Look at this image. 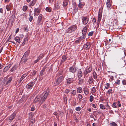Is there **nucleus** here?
Wrapping results in <instances>:
<instances>
[{
  "instance_id": "nucleus-1",
  "label": "nucleus",
  "mask_w": 126,
  "mask_h": 126,
  "mask_svg": "<svg viewBox=\"0 0 126 126\" xmlns=\"http://www.w3.org/2000/svg\"><path fill=\"white\" fill-rule=\"evenodd\" d=\"M49 91V89H47L42 94L41 97L38 96L35 98L34 100V102L36 103L39 102V104L40 105L47 98Z\"/></svg>"
},
{
  "instance_id": "nucleus-2",
  "label": "nucleus",
  "mask_w": 126,
  "mask_h": 126,
  "mask_svg": "<svg viewBox=\"0 0 126 126\" xmlns=\"http://www.w3.org/2000/svg\"><path fill=\"white\" fill-rule=\"evenodd\" d=\"M30 50H28L26 51L24 53L23 57H22L21 61L25 63L28 60V56L30 53Z\"/></svg>"
},
{
  "instance_id": "nucleus-3",
  "label": "nucleus",
  "mask_w": 126,
  "mask_h": 126,
  "mask_svg": "<svg viewBox=\"0 0 126 126\" xmlns=\"http://www.w3.org/2000/svg\"><path fill=\"white\" fill-rule=\"evenodd\" d=\"M64 78V77L63 76L59 77L54 82V85L55 86L59 85L63 81Z\"/></svg>"
},
{
  "instance_id": "nucleus-4",
  "label": "nucleus",
  "mask_w": 126,
  "mask_h": 126,
  "mask_svg": "<svg viewBox=\"0 0 126 126\" xmlns=\"http://www.w3.org/2000/svg\"><path fill=\"white\" fill-rule=\"evenodd\" d=\"M77 28V26L75 25H73L70 27L66 30V33H71L73 32Z\"/></svg>"
},
{
  "instance_id": "nucleus-5",
  "label": "nucleus",
  "mask_w": 126,
  "mask_h": 126,
  "mask_svg": "<svg viewBox=\"0 0 126 126\" xmlns=\"http://www.w3.org/2000/svg\"><path fill=\"white\" fill-rule=\"evenodd\" d=\"M12 77H10L7 80L3 82L5 84V85L7 86H9L11 82L12 79Z\"/></svg>"
},
{
  "instance_id": "nucleus-6",
  "label": "nucleus",
  "mask_w": 126,
  "mask_h": 126,
  "mask_svg": "<svg viewBox=\"0 0 126 126\" xmlns=\"http://www.w3.org/2000/svg\"><path fill=\"white\" fill-rule=\"evenodd\" d=\"M75 76L74 74H73V76L71 78H69L66 79L67 81V84H69L71 83H73L74 81L73 79L74 78Z\"/></svg>"
},
{
  "instance_id": "nucleus-7",
  "label": "nucleus",
  "mask_w": 126,
  "mask_h": 126,
  "mask_svg": "<svg viewBox=\"0 0 126 126\" xmlns=\"http://www.w3.org/2000/svg\"><path fill=\"white\" fill-rule=\"evenodd\" d=\"M92 70L91 67H89L88 68L84 70L83 74H84V76L85 77L87 74L90 73Z\"/></svg>"
},
{
  "instance_id": "nucleus-8",
  "label": "nucleus",
  "mask_w": 126,
  "mask_h": 126,
  "mask_svg": "<svg viewBox=\"0 0 126 126\" xmlns=\"http://www.w3.org/2000/svg\"><path fill=\"white\" fill-rule=\"evenodd\" d=\"M82 20L83 24L84 25L87 24L89 21V19L87 17H82Z\"/></svg>"
},
{
  "instance_id": "nucleus-9",
  "label": "nucleus",
  "mask_w": 126,
  "mask_h": 126,
  "mask_svg": "<svg viewBox=\"0 0 126 126\" xmlns=\"http://www.w3.org/2000/svg\"><path fill=\"white\" fill-rule=\"evenodd\" d=\"M106 3L107 7L108 8H110L111 6V0H107Z\"/></svg>"
},
{
  "instance_id": "nucleus-10",
  "label": "nucleus",
  "mask_w": 126,
  "mask_h": 126,
  "mask_svg": "<svg viewBox=\"0 0 126 126\" xmlns=\"http://www.w3.org/2000/svg\"><path fill=\"white\" fill-rule=\"evenodd\" d=\"M87 26H86L83 28L82 31V33L83 35H85L87 33Z\"/></svg>"
},
{
  "instance_id": "nucleus-11",
  "label": "nucleus",
  "mask_w": 126,
  "mask_h": 126,
  "mask_svg": "<svg viewBox=\"0 0 126 126\" xmlns=\"http://www.w3.org/2000/svg\"><path fill=\"white\" fill-rule=\"evenodd\" d=\"M83 47L86 49H89L90 47V44L89 43H87L86 44H84Z\"/></svg>"
},
{
  "instance_id": "nucleus-12",
  "label": "nucleus",
  "mask_w": 126,
  "mask_h": 126,
  "mask_svg": "<svg viewBox=\"0 0 126 126\" xmlns=\"http://www.w3.org/2000/svg\"><path fill=\"white\" fill-rule=\"evenodd\" d=\"M17 68V65L16 64L14 65L12 67L10 71L11 72H12L16 70Z\"/></svg>"
},
{
  "instance_id": "nucleus-13",
  "label": "nucleus",
  "mask_w": 126,
  "mask_h": 126,
  "mask_svg": "<svg viewBox=\"0 0 126 126\" xmlns=\"http://www.w3.org/2000/svg\"><path fill=\"white\" fill-rule=\"evenodd\" d=\"M14 39L16 42H17L19 44L20 43L21 40V38L18 36L16 37H15Z\"/></svg>"
},
{
  "instance_id": "nucleus-14",
  "label": "nucleus",
  "mask_w": 126,
  "mask_h": 126,
  "mask_svg": "<svg viewBox=\"0 0 126 126\" xmlns=\"http://www.w3.org/2000/svg\"><path fill=\"white\" fill-rule=\"evenodd\" d=\"M33 85V82H32L30 83L29 84H27V85L26 86L27 87V88L28 89H31L32 88Z\"/></svg>"
},
{
  "instance_id": "nucleus-15",
  "label": "nucleus",
  "mask_w": 126,
  "mask_h": 126,
  "mask_svg": "<svg viewBox=\"0 0 126 126\" xmlns=\"http://www.w3.org/2000/svg\"><path fill=\"white\" fill-rule=\"evenodd\" d=\"M69 69L70 71L72 73L75 72L76 70V69L73 67H70Z\"/></svg>"
},
{
  "instance_id": "nucleus-16",
  "label": "nucleus",
  "mask_w": 126,
  "mask_h": 126,
  "mask_svg": "<svg viewBox=\"0 0 126 126\" xmlns=\"http://www.w3.org/2000/svg\"><path fill=\"white\" fill-rule=\"evenodd\" d=\"M15 12H14V13L11 16L10 18V20H11L12 21H13L15 19Z\"/></svg>"
},
{
  "instance_id": "nucleus-17",
  "label": "nucleus",
  "mask_w": 126,
  "mask_h": 126,
  "mask_svg": "<svg viewBox=\"0 0 126 126\" xmlns=\"http://www.w3.org/2000/svg\"><path fill=\"white\" fill-rule=\"evenodd\" d=\"M78 75L79 78H80L82 76V72L80 70L79 71L78 73Z\"/></svg>"
},
{
  "instance_id": "nucleus-18",
  "label": "nucleus",
  "mask_w": 126,
  "mask_h": 126,
  "mask_svg": "<svg viewBox=\"0 0 126 126\" xmlns=\"http://www.w3.org/2000/svg\"><path fill=\"white\" fill-rule=\"evenodd\" d=\"M67 58L66 57V56L63 55L62 57V59L61 60V62L62 63L63 62H64L67 59Z\"/></svg>"
},
{
  "instance_id": "nucleus-19",
  "label": "nucleus",
  "mask_w": 126,
  "mask_h": 126,
  "mask_svg": "<svg viewBox=\"0 0 126 126\" xmlns=\"http://www.w3.org/2000/svg\"><path fill=\"white\" fill-rule=\"evenodd\" d=\"M11 64H10L8 66H6L4 69L3 70V71L5 72L7 71L11 67Z\"/></svg>"
},
{
  "instance_id": "nucleus-20",
  "label": "nucleus",
  "mask_w": 126,
  "mask_h": 126,
  "mask_svg": "<svg viewBox=\"0 0 126 126\" xmlns=\"http://www.w3.org/2000/svg\"><path fill=\"white\" fill-rule=\"evenodd\" d=\"M27 75L26 74H23L21 77V78L20 79L19 81V83H20L21 82L22 80L25 78L27 76Z\"/></svg>"
},
{
  "instance_id": "nucleus-21",
  "label": "nucleus",
  "mask_w": 126,
  "mask_h": 126,
  "mask_svg": "<svg viewBox=\"0 0 126 126\" xmlns=\"http://www.w3.org/2000/svg\"><path fill=\"white\" fill-rule=\"evenodd\" d=\"M36 3V0H33L29 4V7L33 6Z\"/></svg>"
},
{
  "instance_id": "nucleus-22",
  "label": "nucleus",
  "mask_w": 126,
  "mask_h": 126,
  "mask_svg": "<svg viewBox=\"0 0 126 126\" xmlns=\"http://www.w3.org/2000/svg\"><path fill=\"white\" fill-rule=\"evenodd\" d=\"M102 17V14L100 12H99L98 14V22H100L101 20Z\"/></svg>"
},
{
  "instance_id": "nucleus-23",
  "label": "nucleus",
  "mask_w": 126,
  "mask_h": 126,
  "mask_svg": "<svg viewBox=\"0 0 126 126\" xmlns=\"http://www.w3.org/2000/svg\"><path fill=\"white\" fill-rule=\"evenodd\" d=\"M69 0H65L63 2V6L64 7L68 5Z\"/></svg>"
},
{
  "instance_id": "nucleus-24",
  "label": "nucleus",
  "mask_w": 126,
  "mask_h": 126,
  "mask_svg": "<svg viewBox=\"0 0 126 126\" xmlns=\"http://www.w3.org/2000/svg\"><path fill=\"white\" fill-rule=\"evenodd\" d=\"M16 114L14 113L12 114L9 117V120H13L14 118L15 117Z\"/></svg>"
},
{
  "instance_id": "nucleus-25",
  "label": "nucleus",
  "mask_w": 126,
  "mask_h": 126,
  "mask_svg": "<svg viewBox=\"0 0 126 126\" xmlns=\"http://www.w3.org/2000/svg\"><path fill=\"white\" fill-rule=\"evenodd\" d=\"M77 91L78 93H80L82 91V88L80 87H78L77 89Z\"/></svg>"
},
{
  "instance_id": "nucleus-26",
  "label": "nucleus",
  "mask_w": 126,
  "mask_h": 126,
  "mask_svg": "<svg viewBox=\"0 0 126 126\" xmlns=\"http://www.w3.org/2000/svg\"><path fill=\"white\" fill-rule=\"evenodd\" d=\"M83 91H84V93L86 94H88L89 93V90L87 88H84Z\"/></svg>"
},
{
  "instance_id": "nucleus-27",
  "label": "nucleus",
  "mask_w": 126,
  "mask_h": 126,
  "mask_svg": "<svg viewBox=\"0 0 126 126\" xmlns=\"http://www.w3.org/2000/svg\"><path fill=\"white\" fill-rule=\"evenodd\" d=\"M46 69V67H43L42 70L41 71L40 73V76H42L43 75V72L45 70V69Z\"/></svg>"
},
{
  "instance_id": "nucleus-28",
  "label": "nucleus",
  "mask_w": 126,
  "mask_h": 126,
  "mask_svg": "<svg viewBox=\"0 0 126 126\" xmlns=\"http://www.w3.org/2000/svg\"><path fill=\"white\" fill-rule=\"evenodd\" d=\"M71 93L74 96H75L76 94V91L75 90H71Z\"/></svg>"
},
{
  "instance_id": "nucleus-29",
  "label": "nucleus",
  "mask_w": 126,
  "mask_h": 126,
  "mask_svg": "<svg viewBox=\"0 0 126 126\" xmlns=\"http://www.w3.org/2000/svg\"><path fill=\"white\" fill-rule=\"evenodd\" d=\"M93 81V78H89L88 79V82L89 84H91L92 83Z\"/></svg>"
},
{
  "instance_id": "nucleus-30",
  "label": "nucleus",
  "mask_w": 126,
  "mask_h": 126,
  "mask_svg": "<svg viewBox=\"0 0 126 126\" xmlns=\"http://www.w3.org/2000/svg\"><path fill=\"white\" fill-rule=\"evenodd\" d=\"M40 12V10L38 8H35L34 9V12L38 13V14Z\"/></svg>"
},
{
  "instance_id": "nucleus-31",
  "label": "nucleus",
  "mask_w": 126,
  "mask_h": 126,
  "mask_svg": "<svg viewBox=\"0 0 126 126\" xmlns=\"http://www.w3.org/2000/svg\"><path fill=\"white\" fill-rule=\"evenodd\" d=\"M83 80L82 79H80L78 81V84L80 85H81L83 83Z\"/></svg>"
},
{
  "instance_id": "nucleus-32",
  "label": "nucleus",
  "mask_w": 126,
  "mask_h": 126,
  "mask_svg": "<svg viewBox=\"0 0 126 126\" xmlns=\"http://www.w3.org/2000/svg\"><path fill=\"white\" fill-rule=\"evenodd\" d=\"M78 97L79 99V101H81L82 98V95L80 94H78Z\"/></svg>"
},
{
  "instance_id": "nucleus-33",
  "label": "nucleus",
  "mask_w": 126,
  "mask_h": 126,
  "mask_svg": "<svg viewBox=\"0 0 126 126\" xmlns=\"http://www.w3.org/2000/svg\"><path fill=\"white\" fill-rule=\"evenodd\" d=\"M84 36H85L84 35H83V36H81L80 37H79V39L78 40H77V41H78V42H79L81 40H82L84 39H85V38Z\"/></svg>"
},
{
  "instance_id": "nucleus-34",
  "label": "nucleus",
  "mask_w": 126,
  "mask_h": 126,
  "mask_svg": "<svg viewBox=\"0 0 126 126\" xmlns=\"http://www.w3.org/2000/svg\"><path fill=\"white\" fill-rule=\"evenodd\" d=\"M28 40V38L27 37H26L25 38H24V41L22 43V45L23 46L25 44V43Z\"/></svg>"
},
{
  "instance_id": "nucleus-35",
  "label": "nucleus",
  "mask_w": 126,
  "mask_h": 126,
  "mask_svg": "<svg viewBox=\"0 0 126 126\" xmlns=\"http://www.w3.org/2000/svg\"><path fill=\"white\" fill-rule=\"evenodd\" d=\"M46 10L48 12H50L51 11V9L50 7H47L46 8Z\"/></svg>"
},
{
  "instance_id": "nucleus-36",
  "label": "nucleus",
  "mask_w": 126,
  "mask_h": 126,
  "mask_svg": "<svg viewBox=\"0 0 126 126\" xmlns=\"http://www.w3.org/2000/svg\"><path fill=\"white\" fill-rule=\"evenodd\" d=\"M93 76L94 78L95 79L97 78V77L96 76V72L93 73Z\"/></svg>"
},
{
  "instance_id": "nucleus-37",
  "label": "nucleus",
  "mask_w": 126,
  "mask_h": 126,
  "mask_svg": "<svg viewBox=\"0 0 126 126\" xmlns=\"http://www.w3.org/2000/svg\"><path fill=\"white\" fill-rule=\"evenodd\" d=\"M100 108L101 109H105V107L103 104H100Z\"/></svg>"
},
{
  "instance_id": "nucleus-38",
  "label": "nucleus",
  "mask_w": 126,
  "mask_h": 126,
  "mask_svg": "<svg viewBox=\"0 0 126 126\" xmlns=\"http://www.w3.org/2000/svg\"><path fill=\"white\" fill-rule=\"evenodd\" d=\"M84 5H83L82 4V3L80 2L79 3L78 5V7L79 8H81L82 7V6H83Z\"/></svg>"
},
{
  "instance_id": "nucleus-39",
  "label": "nucleus",
  "mask_w": 126,
  "mask_h": 126,
  "mask_svg": "<svg viewBox=\"0 0 126 126\" xmlns=\"http://www.w3.org/2000/svg\"><path fill=\"white\" fill-rule=\"evenodd\" d=\"M27 7L26 6H24L23 8V11H25L27 10Z\"/></svg>"
},
{
  "instance_id": "nucleus-40",
  "label": "nucleus",
  "mask_w": 126,
  "mask_h": 126,
  "mask_svg": "<svg viewBox=\"0 0 126 126\" xmlns=\"http://www.w3.org/2000/svg\"><path fill=\"white\" fill-rule=\"evenodd\" d=\"M110 124L111 126H116L117 125V124L114 122H112Z\"/></svg>"
},
{
  "instance_id": "nucleus-41",
  "label": "nucleus",
  "mask_w": 126,
  "mask_h": 126,
  "mask_svg": "<svg viewBox=\"0 0 126 126\" xmlns=\"http://www.w3.org/2000/svg\"><path fill=\"white\" fill-rule=\"evenodd\" d=\"M42 15L41 14H40L39 15L38 18V20H42Z\"/></svg>"
},
{
  "instance_id": "nucleus-42",
  "label": "nucleus",
  "mask_w": 126,
  "mask_h": 126,
  "mask_svg": "<svg viewBox=\"0 0 126 126\" xmlns=\"http://www.w3.org/2000/svg\"><path fill=\"white\" fill-rule=\"evenodd\" d=\"M93 34V32L91 31L88 34V36H92Z\"/></svg>"
},
{
  "instance_id": "nucleus-43",
  "label": "nucleus",
  "mask_w": 126,
  "mask_h": 126,
  "mask_svg": "<svg viewBox=\"0 0 126 126\" xmlns=\"http://www.w3.org/2000/svg\"><path fill=\"white\" fill-rule=\"evenodd\" d=\"M115 84L116 85H119L120 84V80H117V81H116Z\"/></svg>"
},
{
  "instance_id": "nucleus-44",
  "label": "nucleus",
  "mask_w": 126,
  "mask_h": 126,
  "mask_svg": "<svg viewBox=\"0 0 126 126\" xmlns=\"http://www.w3.org/2000/svg\"><path fill=\"white\" fill-rule=\"evenodd\" d=\"M81 110V108L79 107H77L76 108V110L77 111H79Z\"/></svg>"
},
{
  "instance_id": "nucleus-45",
  "label": "nucleus",
  "mask_w": 126,
  "mask_h": 126,
  "mask_svg": "<svg viewBox=\"0 0 126 126\" xmlns=\"http://www.w3.org/2000/svg\"><path fill=\"white\" fill-rule=\"evenodd\" d=\"M94 97L92 95L90 96V101L91 102L93 100Z\"/></svg>"
},
{
  "instance_id": "nucleus-46",
  "label": "nucleus",
  "mask_w": 126,
  "mask_h": 126,
  "mask_svg": "<svg viewBox=\"0 0 126 126\" xmlns=\"http://www.w3.org/2000/svg\"><path fill=\"white\" fill-rule=\"evenodd\" d=\"M33 18V17L32 16H30L29 18V20L30 22H31Z\"/></svg>"
},
{
  "instance_id": "nucleus-47",
  "label": "nucleus",
  "mask_w": 126,
  "mask_h": 126,
  "mask_svg": "<svg viewBox=\"0 0 126 126\" xmlns=\"http://www.w3.org/2000/svg\"><path fill=\"white\" fill-rule=\"evenodd\" d=\"M96 22V20L95 18H94L92 20V23L93 24H94Z\"/></svg>"
},
{
  "instance_id": "nucleus-48",
  "label": "nucleus",
  "mask_w": 126,
  "mask_h": 126,
  "mask_svg": "<svg viewBox=\"0 0 126 126\" xmlns=\"http://www.w3.org/2000/svg\"><path fill=\"white\" fill-rule=\"evenodd\" d=\"M43 55L42 54H41L38 57V58L40 60L43 57Z\"/></svg>"
},
{
  "instance_id": "nucleus-49",
  "label": "nucleus",
  "mask_w": 126,
  "mask_h": 126,
  "mask_svg": "<svg viewBox=\"0 0 126 126\" xmlns=\"http://www.w3.org/2000/svg\"><path fill=\"white\" fill-rule=\"evenodd\" d=\"M116 103H114L112 105V107L113 108H117V106H116Z\"/></svg>"
},
{
  "instance_id": "nucleus-50",
  "label": "nucleus",
  "mask_w": 126,
  "mask_h": 126,
  "mask_svg": "<svg viewBox=\"0 0 126 126\" xmlns=\"http://www.w3.org/2000/svg\"><path fill=\"white\" fill-rule=\"evenodd\" d=\"M92 91L93 93H94L96 92L95 88V87H93L92 88Z\"/></svg>"
},
{
  "instance_id": "nucleus-51",
  "label": "nucleus",
  "mask_w": 126,
  "mask_h": 126,
  "mask_svg": "<svg viewBox=\"0 0 126 126\" xmlns=\"http://www.w3.org/2000/svg\"><path fill=\"white\" fill-rule=\"evenodd\" d=\"M122 83L123 85H126V80H123Z\"/></svg>"
},
{
  "instance_id": "nucleus-52",
  "label": "nucleus",
  "mask_w": 126,
  "mask_h": 126,
  "mask_svg": "<svg viewBox=\"0 0 126 126\" xmlns=\"http://www.w3.org/2000/svg\"><path fill=\"white\" fill-rule=\"evenodd\" d=\"M6 9L7 11H9L10 10V7L8 5L7 6H6Z\"/></svg>"
},
{
  "instance_id": "nucleus-53",
  "label": "nucleus",
  "mask_w": 126,
  "mask_h": 126,
  "mask_svg": "<svg viewBox=\"0 0 126 126\" xmlns=\"http://www.w3.org/2000/svg\"><path fill=\"white\" fill-rule=\"evenodd\" d=\"M55 7L57 9H58L60 7L58 4L57 3L55 5Z\"/></svg>"
},
{
  "instance_id": "nucleus-54",
  "label": "nucleus",
  "mask_w": 126,
  "mask_h": 126,
  "mask_svg": "<svg viewBox=\"0 0 126 126\" xmlns=\"http://www.w3.org/2000/svg\"><path fill=\"white\" fill-rule=\"evenodd\" d=\"M112 90L111 89H109L107 91V93L110 94V93H111V91H112Z\"/></svg>"
},
{
  "instance_id": "nucleus-55",
  "label": "nucleus",
  "mask_w": 126,
  "mask_h": 126,
  "mask_svg": "<svg viewBox=\"0 0 126 126\" xmlns=\"http://www.w3.org/2000/svg\"><path fill=\"white\" fill-rule=\"evenodd\" d=\"M36 74V71L35 70H34L33 72L32 75L34 76Z\"/></svg>"
},
{
  "instance_id": "nucleus-56",
  "label": "nucleus",
  "mask_w": 126,
  "mask_h": 126,
  "mask_svg": "<svg viewBox=\"0 0 126 126\" xmlns=\"http://www.w3.org/2000/svg\"><path fill=\"white\" fill-rule=\"evenodd\" d=\"M42 20H38V24H40Z\"/></svg>"
},
{
  "instance_id": "nucleus-57",
  "label": "nucleus",
  "mask_w": 126,
  "mask_h": 126,
  "mask_svg": "<svg viewBox=\"0 0 126 126\" xmlns=\"http://www.w3.org/2000/svg\"><path fill=\"white\" fill-rule=\"evenodd\" d=\"M70 90L69 89H66L65 90V92L67 94H68V93L69 92Z\"/></svg>"
},
{
  "instance_id": "nucleus-58",
  "label": "nucleus",
  "mask_w": 126,
  "mask_h": 126,
  "mask_svg": "<svg viewBox=\"0 0 126 126\" xmlns=\"http://www.w3.org/2000/svg\"><path fill=\"white\" fill-rule=\"evenodd\" d=\"M19 30V28L17 29L16 31H15L16 33H17L18 32Z\"/></svg>"
},
{
  "instance_id": "nucleus-59",
  "label": "nucleus",
  "mask_w": 126,
  "mask_h": 126,
  "mask_svg": "<svg viewBox=\"0 0 126 126\" xmlns=\"http://www.w3.org/2000/svg\"><path fill=\"white\" fill-rule=\"evenodd\" d=\"M39 60L38 58H37V59L36 60H35L34 61V63H36L37 62L39 61Z\"/></svg>"
},
{
  "instance_id": "nucleus-60",
  "label": "nucleus",
  "mask_w": 126,
  "mask_h": 126,
  "mask_svg": "<svg viewBox=\"0 0 126 126\" xmlns=\"http://www.w3.org/2000/svg\"><path fill=\"white\" fill-rule=\"evenodd\" d=\"M114 77L113 76H111L110 78V79L111 80H113L114 79Z\"/></svg>"
},
{
  "instance_id": "nucleus-61",
  "label": "nucleus",
  "mask_w": 126,
  "mask_h": 126,
  "mask_svg": "<svg viewBox=\"0 0 126 126\" xmlns=\"http://www.w3.org/2000/svg\"><path fill=\"white\" fill-rule=\"evenodd\" d=\"M34 107H32L31 110L32 111H33L34 110Z\"/></svg>"
},
{
  "instance_id": "nucleus-62",
  "label": "nucleus",
  "mask_w": 126,
  "mask_h": 126,
  "mask_svg": "<svg viewBox=\"0 0 126 126\" xmlns=\"http://www.w3.org/2000/svg\"><path fill=\"white\" fill-rule=\"evenodd\" d=\"M37 13H36L35 12V13L34 12V16H37L38 15V14Z\"/></svg>"
},
{
  "instance_id": "nucleus-63",
  "label": "nucleus",
  "mask_w": 126,
  "mask_h": 126,
  "mask_svg": "<svg viewBox=\"0 0 126 126\" xmlns=\"http://www.w3.org/2000/svg\"><path fill=\"white\" fill-rule=\"evenodd\" d=\"M92 106L94 108H96V106L94 104H93L92 105Z\"/></svg>"
},
{
  "instance_id": "nucleus-64",
  "label": "nucleus",
  "mask_w": 126,
  "mask_h": 126,
  "mask_svg": "<svg viewBox=\"0 0 126 126\" xmlns=\"http://www.w3.org/2000/svg\"><path fill=\"white\" fill-rule=\"evenodd\" d=\"M0 12L1 13H2L3 12V10L2 8L0 9Z\"/></svg>"
}]
</instances>
